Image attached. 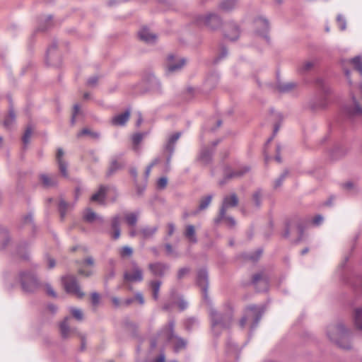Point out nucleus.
Wrapping results in <instances>:
<instances>
[{"mask_svg": "<svg viewBox=\"0 0 362 362\" xmlns=\"http://www.w3.org/2000/svg\"><path fill=\"white\" fill-rule=\"evenodd\" d=\"M131 111L129 109L124 112L114 116L111 119L112 124L115 126H124L130 117Z\"/></svg>", "mask_w": 362, "mask_h": 362, "instance_id": "16", "label": "nucleus"}, {"mask_svg": "<svg viewBox=\"0 0 362 362\" xmlns=\"http://www.w3.org/2000/svg\"><path fill=\"white\" fill-rule=\"evenodd\" d=\"M83 136H90L92 137H98V135L97 133L92 132L90 129L85 128L79 132L77 134L78 137H81Z\"/></svg>", "mask_w": 362, "mask_h": 362, "instance_id": "47", "label": "nucleus"}, {"mask_svg": "<svg viewBox=\"0 0 362 362\" xmlns=\"http://www.w3.org/2000/svg\"><path fill=\"white\" fill-rule=\"evenodd\" d=\"M185 325L187 329L191 330L198 325V322L197 319L191 317L185 321Z\"/></svg>", "mask_w": 362, "mask_h": 362, "instance_id": "44", "label": "nucleus"}, {"mask_svg": "<svg viewBox=\"0 0 362 362\" xmlns=\"http://www.w3.org/2000/svg\"><path fill=\"white\" fill-rule=\"evenodd\" d=\"M350 64L362 75V59L361 57L357 56L350 59Z\"/></svg>", "mask_w": 362, "mask_h": 362, "instance_id": "32", "label": "nucleus"}, {"mask_svg": "<svg viewBox=\"0 0 362 362\" xmlns=\"http://www.w3.org/2000/svg\"><path fill=\"white\" fill-rule=\"evenodd\" d=\"M165 249L166 250V253L168 256L177 257L178 255L173 247V246L170 243H166L165 245Z\"/></svg>", "mask_w": 362, "mask_h": 362, "instance_id": "48", "label": "nucleus"}, {"mask_svg": "<svg viewBox=\"0 0 362 362\" xmlns=\"http://www.w3.org/2000/svg\"><path fill=\"white\" fill-rule=\"evenodd\" d=\"M252 282L259 291H263L267 289L268 281L262 274H257L254 275Z\"/></svg>", "mask_w": 362, "mask_h": 362, "instance_id": "17", "label": "nucleus"}, {"mask_svg": "<svg viewBox=\"0 0 362 362\" xmlns=\"http://www.w3.org/2000/svg\"><path fill=\"white\" fill-rule=\"evenodd\" d=\"M107 189V187L101 186L99 189V190L93 194L90 198L92 202H96L98 203H103L105 199V196L106 191Z\"/></svg>", "mask_w": 362, "mask_h": 362, "instance_id": "27", "label": "nucleus"}, {"mask_svg": "<svg viewBox=\"0 0 362 362\" xmlns=\"http://www.w3.org/2000/svg\"><path fill=\"white\" fill-rule=\"evenodd\" d=\"M64 156V151L62 148H58L57 150V162L60 161V160H64L62 157Z\"/></svg>", "mask_w": 362, "mask_h": 362, "instance_id": "61", "label": "nucleus"}, {"mask_svg": "<svg viewBox=\"0 0 362 362\" xmlns=\"http://www.w3.org/2000/svg\"><path fill=\"white\" fill-rule=\"evenodd\" d=\"M120 220L121 218L119 216H115L112 219L111 227L113 230L111 235L112 238L115 240L118 239L120 236Z\"/></svg>", "mask_w": 362, "mask_h": 362, "instance_id": "21", "label": "nucleus"}, {"mask_svg": "<svg viewBox=\"0 0 362 362\" xmlns=\"http://www.w3.org/2000/svg\"><path fill=\"white\" fill-rule=\"evenodd\" d=\"M70 313L72 316L77 320L81 321L83 320V315L81 310L76 308H71Z\"/></svg>", "mask_w": 362, "mask_h": 362, "instance_id": "42", "label": "nucleus"}, {"mask_svg": "<svg viewBox=\"0 0 362 362\" xmlns=\"http://www.w3.org/2000/svg\"><path fill=\"white\" fill-rule=\"evenodd\" d=\"M178 306L181 310H185L187 306V303L182 299H180L178 302Z\"/></svg>", "mask_w": 362, "mask_h": 362, "instance_id": "62", "label": "nucleus"}, {"mask_svg": "<svg viewBox=\"0 0 362 362\" xmlns=\"http://www.w3.org/2000/svg\"><path fill=\"white\" fill-rule=\"evenodd\" d=\"M264 313L262 307L250 305L245 311L244 316L240 320V326L244 328L249 325L251 329L256 327Z\"/></svg>", "mask_w": 362, "mask_h": 362, "instance_id": "3", "label": "nucleus"}, {"mask_svg": "<svg viewBox=\"0 0 362 362\" xmlns=\"http://www.w3.org/2000/svg\"><path fill=\"white\" fill-rule=\"evenodd\" d=\"M132 269L124 272V281L125 284L141 282L144 279L143 270L136 262L132 263Z\"/></svg>", "mask_w": 362, "mask_h": 362, "instance_id": "7", "label": "nucleus"}, {"mask_svg": "<svg viewBox=\"0 0 362 362\" xmlns=\"http://www.w3.org/2000/svg\"><path fill=\"white\" fill-rule=\"evenodd\" d=\"M69 320V317H66L64 320L60 324V331L63 338L69 337L71 332H72L68 323Z\"/></svg>", "mask_w": 362, "mask_h": 362, "instance_id": "30", "label": "nucleus"}, {"mask_svg": "<svg viewBox=\"0 0 362 362\" xmlns=\"http://www.w3.org/2000/svg\"><path fill=\"white\" fill-rule=\"evenodd\" d=\"M326 336L329 341L343 349H349L350 330L341 322L329 324L325 329Z\"/></svg>", "mask_w": 362, "mask_h": 362, "instance_id": "1", "label": "nucleus"}, {"mask_svg": "<svg viewBox=\"0 0 362 362\" xmlns=\"http://www.w3.org/2000/svg\"><path fill=\"white\" fill-rule=\"evenodd\" d=\"M197 283L201 288L203 296L206 297V290L208 286V273L206 269H201L197 273Z\"/></svg>", "mask_w": 362, "mask_h": 362, "instance_id": "15", "label": "nucleus"}, {"mask_svg": "<svg viewBox=\"0 0 362 362\" xmlns=\"http://www.w3.org/2000/svg\"><path fill=\"white\" fill-rule=\"evenodd\" d=\"M83 218L86 221L92 223L95 221H99L100 223L103 222V218L98 216L94 211L90 209H87L83 214Z\"/></svg>", "mask_w": 362, "mask_h": 362, "instance_id": "23", "label": "nucleus"}, {"mask_svg": "<svg viewBox=\"0 0 362 362\" xmlns=\"http://www.w3.org/2000/svg\"><path fill=\"white\" fill-rule=\"evenodd\" d=\"M185 64V59L176 58L173 55H169L167 59V71L173 73L180 70Z\"/></svg>", "mask_w": 362, "mask_h": 362, "instance_id": "12", "label": "nucleus"}, {"mask_svg": "<svg viewBox=\"0 0 362 362\" xmlns=\"http://www.w3.org/2000/svg\"><path fill=\"white\" fill-rule=\"evenodd\" d=\"M168 180L165 177H161L158 180L157 186L158 188L163 189L166 187Z\"/></svg>", "mask_w": 362, "mask_h": 362, "instance_id": "55", "label": "nucleus"}, {"mask_svg": "<svg viewBox=\"0 0 362 362\" xmlns=\"http://www.w3.org/2000/svg\"><path fill=\"white\" fill-rule=\"evenodd\" d=\"M40 180L45 187H54L57 182V177L55 175L49 176L45 174L40 175Z\"/></svg>", "mask_w": 362, "mask_h": 362, "instance_id": "25", "label": "nucleus"}, {"mask_svg": "<svg viewBox=\"0 0 362 362\" xmlns=\"http://www.w3.org/2000/svg\"><path fill=\"white\" fill-rule=\"evenodd\" d=\"M63 283L65 290L67 293H72L78 298H82L84 293L81 288L74 276H67L63 279Z\"/></svg>", "mask_w": 362, "mask_h": 362, "instance_id": "8", "label": "nucleus"}, {"mask_svg": "<svg viewBox=\"0 0 362 362\" xmlns=\"http://www.w3.org/2000/svg\"><path fill=\"white\" fill-rule=\"evenodd\" d=\"M133 254V250L129 246H124L119 250V255L122 257H131Z\"/></svg>", "mask_w": 362, "mask_h": 362, "instance_id": "41", "label": "nucleus"}, {"mask_svg": "<svg viewBox=\"0 0 362 362\" xmlns=\"http://www.w3.org/2000/svg\"><path fill=\"white\" fill-rule=\"evenodd\" d=\"M98 80V78L97 76H93L88 80L87 83L90 86H93L97 83Z\"/></svg>", "mask_w": 362, "mask_h": 362, "instance_id": "59", "label": "nucleus"}, {"mask_svg": "<svg viewBox=\"0 0 362 362\" xmlns=\"http://www.w3.org/2000/svg\"><path fill=\"white\" fill-rule=\"evenodd\" d=\"M139 36L140 39L147 43H153L156 40V35L151 33L148 29L142 28L139 33Z\"/></svg>", "mask_w": 362, "mask_h": 362, "instance_id": "20", "label": "nucleus"}, {"mask_svg": "<svg viewBox=\"0 0 362 362\" xmlns=\"http://www.w3.org/2000/svg\"><path fill=\"white\" fill-rule=\"evenodd\" d=\"M189 268H187V267L181 268L177 272V278L179 279L183 278L189 272Z\"/></svg>", "mask_w": 362, "mask_h": 362, "instance_id": "56", "label": "nucleus"}, {"mask_svg": "<svg viewBox=\"0 0 362 362\" xmlns=\"http://www.w3.org/2000/svg\"><path fill=\"white\" fill-rule=\"evenodd\" d=\"M322 216H321L320 215H317L313 218V221L314 224L319 225L320 223H322Z\"/></svg>", "mask_w": 362, "mask_h": 362, "instance_id": "64", "label": "nucleus"}, {"mask_svg": "<svg viewBox=\"0 0 362 362\" xmlns=\"http://www.w3.org/2000/svg\"><path fill=\"white\" fill-rule=\"evenodd\" d=\"M148 267L153 275L162 277L169 270L170 266L165 263L156 262L150 263Z\"/></svg>", "mask_w": 362, "mask_h": 362, "instance_id": "13", "label": "nucleus"}, {"mask_svg": "<svg viewBox=\"0 0 362 362\" xmlns=\"http://www.w3.org/2000/svg\"><path fill=\"white\" fill-rule=\"evenodd\" d=\"M197 23L204 25L209 29L214 30L222 25L221 17L215 13H209L204 16H201L197 18Z\"/></svg>", "mask_w": 362, "mask_h": 362, "instance_id": "6", "label": "nucleus"}, {"mask_svg": "<svg viewBox=\"0 0 362 362\" xmlns=\"http://www.w3.org/2000/svg\"><path fill=\"white\" fill-rule=\"evenodd\" d=\"M69 208V204L68 203H66L63 199L60 200L59 204V209L60 211V215H61L62 218H64V216L66 215V212Z\"/></svg>", "mask_w": 362, "mask_h": 362, "instance_id": "40", "label": "nucleus"}, {"mask_svg": "<svg viewBox=\"0 0 362 362\" xmlns=\"http://www.w3.org/2000/svg\"><path fill=\"white\" fill-rule=\"evenodd\" d=\"M16 115L12 110H9L8 115L5 118L4 121V125L6 128H10L15 121Z\"/></svg>", "mask_w": 362, "mask_h": 362, "instance_id": "36", "label": "nucleus"}, {"mask_svg": "<svg viewBox=\"0 0 362 362\" xmlns=\"http://www.w3.org/2000/svg\"><path fill=\"white\" fill-rule=\"evenodd\" d=\"M262 193L261 191L258 190L255 192L252 195V200L256 206L259 207L261 204L262 201Z\"/></svg>", "mask_w": 362, "mask_h": 362, "instance_id": "46", "label": "nucleus"}, {"mask_svg": "<svg viewBox=\"0 0 362 362\" xmlns=\"http://www.w3.org/2000/svg\"><path fill=\"white\" fill-rule=\"evenodd\" d=\"M247 166L240 167L239 169H233L231 167H226L223 173V180L220 182L221 185L225 184L228 180L240 178L249 171Z\"/></svg>", "mask_w": 362, "mask_h": 362, "instance_id": "9", "label": "nucleus"}, {"mask_svg": "<svg viewBox=\"0 0 362 362\" xmlns=\"http://www.w3.org/2000/svg\"><path fill=\"white\" fill-rule=\"evenodd\" d=\"M124 218L129 226H134L137 222L138 215L135 213H127L124 215Z\"/></svg>", "mask_w": 362, "mask_h": 362, "instance_id": "33", "label": "nucleus"}, {"mask_svg": "<svg viewBox=\"0 0 362 362\" xmlns=\"http://www.w3.org/2000/svg\"><path fill=\"white\" fill-rule=\"evenodd\" d=\"M238 0H223L218 4V9L223 12H229L238 6Z\"/></svg>", "mask_w": 362, "mask_h": 362, "instance_id": "19", "label": "nucleus"}, {"mask_svg": "<svg viewBox=\"0 0 362 362\" xmlns=\"http://www.w3.org/2000/svg\"><path fill=\"white\" fill-rule=\"evenodd\" d=\"M238 204V198L235 194L224 197L221 208L220 209V218H223L228 209L235 207Z\"/></svg>", "mask_w": 362, "mask_h": 362, "instance_id": "11", "label": "nucleus"}, {"mask_svg": "<svg viewBox=\"0 0 362 362\" xmlns=\"http://www.w3.org/2000/svg\"><path fill=\"white\" fill-rule=\"evenodd\" d=\"M8 239V234L7 231L4 228H0V248L6 247Z\"/></svg>", "mask_w": 362, "mask_h": 362, "instance_id": "35", "label": "nucleus"}, {"mask_svg": "<svg viewBox=\"0 0 362 362\" xmlns=\"http://www.w3.org/2000/svg\"><path fill=\"white\" fill-rule=\"evenodd\" d=\"M212 200V195H207L203 197L199 202V210H204L209 206Z\"/></svg>", "mask_w": 362, "mask_h": 362, "instance_id": "37", "label": "nucleus"}, {"mask_svg": "<svg viewBox=\"0 0 362 362\" xmlns=\"http://www.w3.org/2000/svg\"><path fill=\"white\" fill-rule=\"evenodd\" d=\"M175 230V226L173 223H169L167 225V234L168 236H171Z\"/></svg>", "mask_w": 362, "mask_h": 362, "instance_id": "57", "label": "nucleus"}, {"mask_svg": "<svg viewBox=\"0 0 362 362\" xmlns=\"http://www.w3.org/2000/svg\"><path fill=\"white\" fill-rule=\"evenodd\" d=\"M100 296L97 293H93L91 296V300L93 305H97L99 303Z\"/></svg>", "mask_w": 362, "mask_h": 362, "instance_id": "58", "label": "nucleus"}, {"mask_svg": "<svg viewBox=\"0 0 362 362\" xmlns=\"http://www.w3.org/2000/svg\"><path fill=\"white\" fill-rule=\"evenodd\" d=\"M314 66V62L308 61L305 62L298 69L300 73H303L310 70Z\"/></svg>", "mask_w": 362, "mask_h": 362, "instance_id": "43", "label": "nucleus"}, {"mask_svg": "<svg viewBox=\"0 0 362 362\" xmlns=\"http://www.w3.org/2000/svg\"><path fill=\"white\" fill-rule=\"evenodd\" d=\"M58 163L59 168L62 175L64 177L68 176L67 163L64 160H60Z\"/></svg>", "mask_w": 362, "mask_h": 362, "instance_id": "45", "label": "nucleus"}, {"mask_svg": "<svg viewBox=\"0 0 362 362\" xmlns=\"http://www.w3.org/2000/svg\"><path fill=\"white\" fill-rule=\"evenodd\" d=\"M135 299L138 300L141 305H143L144 303V298L142 293H136Z\"/></svg>", "mask_w": 362, "mask_h": 362, "instance_id": "60", "label": "nucleus"}, {"mask_svg": "<svg viewBox=\"0 0 362 362\" xmlns=\"http://www.w3.org/2000/svg\"><path fill=\"white\" fill-rule=\"evenodd\" d=\"M209 313L211 322V329L215 334H219L222 330L230 326L233 317L230 306L227 305L224 312H219L214 308H209Z\"/></svg>", "mask_w": 362, "mask_h": 362, "instance_id": "2", "label": "nucleus"}, {"mask_svg": "<svg viewBox=\"0 0 362 362\" xmlns=\"http://www.w3.org/2000/svg\"><path fill=\"white\" fill-rule=\"evenodd\" d=\"M297 84L294 82H287L284 84H279L278 89L280 92H288L296 87Z\"/></svg>", "mask_w": 362, "mask_h": 362, "instance_id": "34", "label": "nucleus"}, {"mask_svg": "<svg viewBox=\"0 0 362 362\" xmlns=\"http://www.w3.org/2000/svg\"><path fill=\"white\" fill-rule=\"evenodd\" d=\"M45 287L46 292L49 296H50L53 298L57 297L56 292L54 291V289L49 284H45Z\"/></svg>", "mask_w": 362, "mask_h": 362, "instance_id": "53", "label": "nucleus"}, {"mask_svg": "<svg viewBox=\"0 0 362 362\" xmlns=\"http://www.w3.org/2000/svg\"><path fill=\"white\" fill-rule=\"evenodd\" d=\"M158 230V226H146L140 229L139 234L144 239L151 238Z\"/></svg>", "mask_w": 362, "mask_h": 362, "instance_id": "24", "label": "nucleus"}, {"mask_svg": "<svg viewBox=\"0 0 362 362\" xmlns=\"http://www.w3.org/2000/svg\"><path fill=\"white\" fill-rule=\"evenodd\" d=\"M181 134L180 132H177L173 134L170 136L168 139V143L165 146V148L168 151H169L170 153H173L174 150V144L176 143V141L179 139Z\"/></svg>", "mask_w": 362, "mask_h": 362, "instance_id": "29", "label": "nucleus"}, {"mask_svg": "<svg viewBox=\"0 0 362 362\" xmlns=\"http://www.w3.org/2000/svg\"><path fill=\"white\" fill-rule=\"evenodd\" d=\"M144 136V134L136 133L132 136V144L133 148L134 151H137L139 150V145L142 141Z\"/></svg>", "mask_w": 362, "mask_h": 362, "instance_id": "31", "label": "nucleus"}, {"mask_svg": "<svg viewBox=\"0 0 362 362\" xmlns=\"http://www.w3.org/2000/svg\"><path fill=\"white\" fill-rule=\"evenodd\" d=\"M32 134V129L30 127H28L23 134V141L24 144H27L29 142L30 138Z\"/></svg>", "mask_w": 362, "mask_h": 362, "instance_id": "49", "label": "nucleus"}, {"mask_svg": "<svg viewBox=\"0 0 362 362\" xmlns=\"http://www.w3.org/2000/svg\"><path fill=\"white\" fill-rule=\"evenodd\" d=\"M288 171H284L281 176L275 181L274 182V187L277 188L281 185V183L283 182L285 177L288 175Z\"/></svg>", "mask_w": 362, "mask_h": 362, "instance_id": "50", "label": "nucleus"}, {"mask_svg": "<svg viewBox=\"0 0 362 362\" xmlns=\"http://www.w3.org/2000/svg\"><path fill=\"white\" fill-rule=\"evenodd\" d=\"M80 111V107L78 104L74 105L73 112H72V117L71 119V124H74L75 123V117L79 113Z\"/></svg>", "mask_w": 362, "mask_h": 362, "instance_id": "51", "label": "nucleus"}, {"mask_svg": "<svg viewBox=\"0 0 362 362\" xmlns=\"http://www.w3.org/2000/svg\"><path fill=\"white\" fill-rule=\"evenodd\" d=\"M47 264L49 269H52L55 266V260L50 257H47Z\"/></svg>", "mask_w": 362, "mask_h": 362, "instance_id": "63", "label": "nucleus"}, {"mask_svg": "<svg viewBox=\"0 0 362 362\" xmlns=\"http://www.w3.org/2000/svg\"><path fill=\"white\" fill-rule=\"evenodd\" d=\"M337 23H338V25H339V27L340 28V30H345L346 28V21L344 20V18L341 16V15H339L337 16Z\"/></svg>", "mask_w": 362, "mask_h": 362, "instance_id": "52", "label": "nucleus"}, {"mask_svg": "<svg viewBox=\"0 0 362 362\" xmlns=\"http://www.w3.org/2000/svg\"><path fill=\"white\" fill-rule=\"evenodd\" d=\"M173 327V322H170L168 327L161 332V334L168 341L174 344L175 351L178 352L180 350L185 348L187 342L183 339L180 338L174 334Z\"/></svg>", "mask_w": 362, "mask_h": 362, "instance_id": "5", "label": "nucleus"}, {"mask_svg": "<svg viewBox=\"0 0 362 362\" xmlns=\"http://www.w3.org/2000/svg\"><path fill=\"white\" fill-rule=\"evenodd\" d=\"M354 322L356 328L362 332V307L354 310Z\"/></svg>", "mask_w": 362, "mask_h": 362, "instance_id": "26", "label": "nucleus"}, {"mask_svg": "<svg viewBox=\"0 0 362 362\" xmlns=\"http://www.w3.org/2000/svg\"><path fill=\"white\" fill-rule=\"evenodd\" d=\"M224 37L231 41L236 40L240 35V29L238 25L234 22L226 23L223 25Z\"/></svg>", "mask_w": 362, "mask_h": 362, "instance_id": "10", "label": "nucleus"}, {"mask_svg": "<svg viewBox=\"0 0 362 362\" xmlns=\"http://www.w3.org/2000/svg\"><path fill=\"white\" fill-rule=\"evenodd\" d=\"M159 162V160L158 158H156L154 159L151 163L147 166L146 169V171H145V174H146V176L148 177L151 173V168L156 165Z\"/></svg>", "mask_w": 362, "mask_h": 362, "instance_id": "54", "label": "nucleus"}, {"mask_svg": "<svg viewBox=\"0 0 362 362\" xmlns=\"http://www.w3.org/2000/svg\"><path fill=\"white\" fill-rule=\"evenodd\" d=\"M122 166V163H119L117 160H112L109 167V169L107 171V175H111L115 171H117L118 169L121 168Z\"/></svg>", "mask_w": 362, "mask_h": 362, "instance_id": "39", "label": "nucleus"}, {"mask_svg": "<svg viewBox=\"0 0 362 362\" xmlns=\"http://www.w3.org/2000/svg\"><path fill=\"white\" fill-rule=\"evenodd\" d=\"M224 220L229 227H234L235 226V219L231 216H227L226 214L224 215V217L223 218H220V215L215 220L216 223H218L221 221Z\"/></svg>", "mask_w": 362, "mask_h": 362, "instance_id": "38", "label": "nucleus"}, {"mask_svg": "<svg viewBox=\"0 0 362 362\" xmlns=\"http://www.w3.org/2000/svg\"><path fill=\"white\" fill-rule=\"evenodd\" d=\"M184 235L189 243H196L197 242L195 228L192 225L186 226Z\"/></svg>", "mask_w": 362, "mask_h": 362, "instance_id": "22", "label": "nucleus"}, {"mask_svg": "<svg viewBox=\"0 0 362 362\" xmlns=\"http://www.w3.org/2000/svg\"><path fill=\"white\" fill-rule=\"evenodd\" d=\"M255 26L257 29V33L267 41V32L269 30L268 21L259 17L255 21Z\"/></svg>", "mask_w": 362, "mask_h": 362, "instance_id": "14", "label": "nucleus"}, {"mask_svg": "<svg viewBox=\"0 0 362 362\" xmlns=\"http://www.w3.org/2000/svg\"><path fill=\"white\" fill-rule=\"evenodd\" d=\"M352 100L354 103V107L346 108V112L347 115L351 118L362 116V107H361L354 96H352Z\"/></svg>", "mask_w": 362, "mask_h": 362, "instance_id": "18", "label": "nucleus"}, {"mask_svg": "<svg viewBox=\"0 0 362 362\" xmlns=\"http://www.w3.org/2000/svg\"><path fill=\"white\" fill-rule=\"evenodd\" d=\"M19 277L22 289L25 293H33L41 286L35 274L31 272H21Z\"/></svg>", "mask_w": 362, "mask_h": 362, "instance_id": "4", "label": "nucleus"}, {"mask_svg": "<svg viewBox=\"0 0 362 362\" xmlns=\"http://www.w3.org/2000/svg\"><path fill=\"white\" fill-rule=\"evenodd\" d=\"M162 282L159 280H153L149 282V286L152 291V296L154 300H157L159 298V291Z\"/></svg>", "mask_w": 362, "mask_h": 362, "instance_id": "28", "label": "nucleus"}]
</instances>
